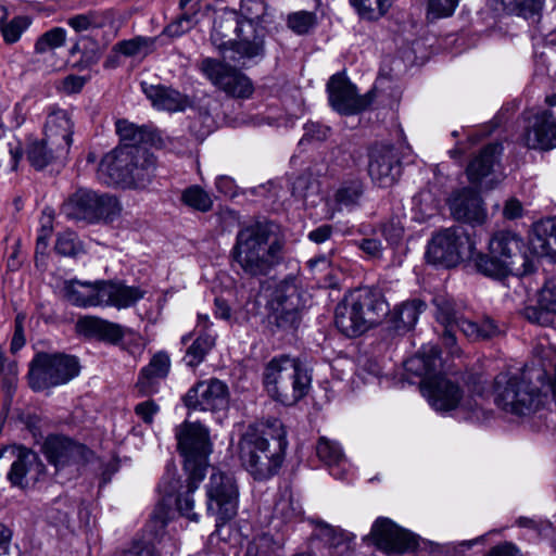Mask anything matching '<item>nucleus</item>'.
Instances as JSON below:
<instances>
[{"label": "nucleus", "mask_w": 556, "mask_h": 556, "mask_svg": "<svg viewBox=\"0 0 556 556\" xmlns=\"http://www.w3.org/2000/svg\"><path fill=\"white\" fill-rule=\"evenodd\" d=\"M292 194L306 205H315L319 198L318 182L308 175H301L293 181Z\"/></svg>", "instance_id": "41"}, {"label": "nucleus", "mask_w": 556, "mask_h": 556, "mask_svg": "<svg viewBox=\"0 0 556 556\" xmlns=\"http://www.w3.org/2000/svg\"><path fill=\"white\" fill-rule=\"evenodd\" d=\"M63 292L65 299L75 306H101V281L93 283L79 280L65 281Z\"/></svg>", "instance_id": "31"}, {"label": "nucleus", "mask_w": 556, "mask_h": 556, "mask_svg": "<svg viewBox=\"0 0 556 556\" xmlns=\"http://www.w3.org/2000/svg\"><path fill=\"white\" fill-rule=\"evenodd\" d=\"M351 2L362 17L377 20L389 10L392 0H351Z\"/></svg>", "instance_id": "45"}, {"label": "nucleus", "mask_w": 556, "mask_h": 556, "mask_svg": "<svg viewBox=\"0 0 556 556\" xmlns=\"http://www.w3.org/2000/svg\"><path fill=\"white\" fill-rule=\"evenodd\" d=\"M368 539L378 549L391 554H402L414 549L417 541L414 534L399 527L387 517H379L374 522Z\"/></svg>", "instance_id": "18"}, {"label": "nucleus", "mask_w": 556, "mask_h": 556, "mask_svg": "<svg viewBox=\"0 0 556 556\" xmlns=\"http://www.w3.org/2000/svg\"><path fill=\"white\" fill-rule=\"evenodd\" d=\"M53 143H49L47 138L34 139L28 143L26 155L29 163L37 169H42L53 161L65 157L64 151H56Z\"/></svg>", "instance_id": "37"}, {"label": "nucleus", "mask_w": 556, "mask_h": 556, "mask_svg": "<svg viewBox=\"0 0 556 556\" xmlns=\"http://www.w3.org/2000/svg\"><path fill=\"white\" fill-rule=\"evenodd\" d=\"M22 155L21 141L11 131L0 127V169L8 173L15 170Z\"/></svg>", "instance_id": "35"}, {"label": "nucleus", "mask_w": 556, "mask_h": 556, "mask_svg": "<svg viewBox=\"0 0 556 556\" xmlns=\"http://www.w3.org/2000/svg\"><path fill=\"white\" fill-rule=\"evenodd\" d=\"M76 330L78 333L94 338L109 343H118L123 338L129 334L134 340V346L129 349L131 354H141L144 349L142 338L131 330L122 327L118 324L108 321L96 316H85L77 320Z\"/></svg>", "instance_id": "19"}, {"label": "nucleus", "mask_w": 556, "mask_h": 556, "mask_svg": "<svg viewBox=\"0 0 556 556\" xmlns=\"http://www.w3.org/2000/svg\"><path fill=\"white\" fill-rule=\"evenodd\" d=\"M156 38L136 36L122 40L113 47V51L126 58L143 59L155 50Z\"/></svg>", "instance_id": "39"}, {"label": "nucleus", "mask_w": 556, "mask_h": 556, "mask_svg": "<svg viewBox=\"0 0 556 556\" xmlns=\"http://www.w3.org/2000/svg\"><path fill=\"white\" fill-rule=\"evenodd\" d=\"M115 9L94 10L84 14H77L67 20V25L75 31H87L93 28L113 26L117 18Z\"/></svg>", "instance_id": "33"}, {"label": "nucleus", "mask_w": 556, "mask_h": 556, "mask_svg": "<svg viewBox=\"0 0 556 556\" xmlns=\"http://www.w3.org/2000/svg\"><path fill=\"white\" fill-rule=\"evenodd\" d=\"M441 366L440 351L437 346H424L420 352L405 362V369L422 378L421 384L428 379H434Z\"/></svg>", "instance_id": "32"}, {"label": "nucleus", "mask_w": 556, "mask_h": 556, "mask_svg": "<svg viewBox=\"0 0 556 556\" xmlns=\"http://www.w3.org/2000/svg\"><path fill=\"white\" fill-rule=\"evenodd\" d=\"M556 313L544 309L540 304L538 306H528L523 311L525 317L541 326H549L554 323V315Z\"/></svg>", "instance_id": "54"}, {"label": "nucleus", "mask_w": 556, "mask_h": 556, "mask_svg": "<svg viewBox=\"0 0 556 556\" xmlns=\"http://www.w3.org/2000/svg\"><path fill=\"white\" fill-rule=\"evenodd\" d=\"M529 247L534 255L556 262V217L533 225Z\"/></svg>", "instance_id": "28"}, {"label": "nucleus", "mask_w": 556, "mask_h": 556, "mask_svg": "<svg viewBox=\"0 0 556 556\" xmlns=\"http://www.w3.org/2000/svg\"><path fill=\"white\" fill-rule=\"evenodd\" d=\"M502 215L505 219L514 220L522 217L523 206L522 203L516 198H509L505 201Z\"/></svg>", "instance_id": "64"}, {"label": "nucleus", "mask_w": 556, "mask_h": 556, "mask_svg": "<svg viewBox=\"0 0 556 556\" xmlns=\"http://www.w3.org/2000/svg\"><path fill=\"white\" fill-rule=\"evenodd\" d=\"M116 131L121 140L125 142L123 146L138 147V143L146 139V130L126 119L116 122Z\"/></svg>", "instance_id": "48"}, {"label": "nucleus", "mask_w": 556, "mask_h": 556, "mask_svg": "<svg viewBox=\"0 0 556 556\" xmlns=\"http://www.w3.org/2000/svg\"><path fill=\"white\" fill-rule=\"evenodd\" d=\"M368 173L379 187L392 186L401 174V163L395 150L390 146L375 147L370 151Z\"/></svg>", "instance_id": "22"}, {"label": "nucleus", "mask_w": 556, "mask_h": 556, "mask_svg": "<svg viewBox=\"0 0 556 556\" xmlns=\"http://www.w3.org/2000/svg\"><path fill=\"white\" fill-rule=\"evenodd\" d=\"M434 303L438 308L437 319L441 324L450 327L457 321L453 305L447 300L437 298Z\"/></svg>", "instance_id": "58"}, {"label": "nucleus", "mask_w": 556, "mask_h": 556, "mask_svg": "<svg viewBox=\"0 0 556 556\" xmlns=\"http://www.w3.org/2000/svg\"><path fill=\"white\" fill-rule=\"evenodd\" d=\"M195 15L184 12L175 22L165 28L168 36L177 37L190 30L195 25Z\"/></svg>", "instance_id": "56"}, {"label": "nucleus", "mask_w": 556, "mask_h": 556, "mask_svg": "<svg viewBox=\"0 0 556 556\" xmlns=\"http://www.w3.org/2000/svg\"><path fill=\"white\" fill-rule=\"evenodd\" d=\"M521 249L520 238L513 231L501 230L489 241V277L502 279L516 273L515 263Z\"/></svg>", "instance_id": "16"}, {"label": "nucleus", "mask_w": 556, "mask_h": 556, "mask_svg": "<svg viewBox=\"0 0 556 556\" xmlns=\"http://www.w3.org/2000/svg\"><path fill=\"white\" fill-rule=\"evenodd\" d=\"M302 514V506L292 497L291 494H283L276 502L274 507V515L282 521H291L300 517Z\"/></svg>", "instance_id": "46"}, {"label": "nucleus", "mask_w": 556, "mask_h": 556, "mask_svg": "<svg viewBox=\"0 0 556 556\" xmlns=\"http://www.w3.org/2000/svg\"><path fill=\"white\" fill-rule=\"evenodd\" d=\"M286 430L278 419L249 426L239 441V457L256 480H266L281 467L287 448Z\"/></svg>", "instance_id": "4"}, {"label": "nucleus", "mask_w": 556, "mask_h": 556, "mask_svg": "<svg viewBox=\"0 0 556 556\" xmlns=\"http://www.w3.org/2000/svg\"><path fill=\"white\" fill-rule=\"evenodd\" d=\"M155 159L146 149L121 146L101 160L98 176L106 185L141 188L150 180Z\"/></svg>", "instance_id": "6"}, {"label": "nucleus", "mask_w": 556, "mask_h": 556, "mask_svg": "<svg viewBox=\"0 0 556 556\" xmlns=\"http://www.w3.org/2000/svg\"><path fill=\"white\" fill-rule=\"evenodd\" d=\"M267 5L264 0H241L240 12L243 22L237 27L238 40L231 50L238 54L230 58L237 62L256 58L264 52L265 29L256 24L264 20Z\"/></svg>", "instance_id": "11"}, {"label": "nucleus", "mask_w": 556, "mask_h": 556, "mask_svg": "<svg viewBox=\"0 0 556 556\" xmlns=\"http://www.w3.org/2000/svg\"><path fill=\"white\" fill-rule=\"evenodd\" d=\"M121 556H159V554L153 545L142 541H134L121 552Z\"/></svg>", "instance_id": "59"}, {"label": "nucleus", "mask_w": 556, "mask_h": 556, "mask_svg": "<svg viewBox=\"0 0 556 556\" xmlns=\"http://www.w3.org/2000/svg\"><path fill=\"white\" fill-rule=\"evenodd\" d=\"M285 239L270 220H254L240 227L230 250L232 265L247 276L269 274L282 260Z\"/></svg>", "instance_id": "3"}, {"label": "nucleus", "mask_w": 556, "mask_h": 556, "mask_svg": "<svg viewBox=\"0 0 556 556\" xmlns=\"http://www.w3.org/2000/svg\"><path fill=\"white\" fill-rule=\"evenodd\" d=\"M170 357L167 352L159 351L152 355L148 365L141 368L136 388L142 395H152L159 391L160 383L170 371Z\"/></svg>", "instance_id": "25"}, {"label": "nucleus", "mask_w": 556, "mask_h": 556, "mask_svg": "<svg viewBox=\"0 0 556 556\" xmlns=\"http://www.w3.org/2000/svg\"><path fill=\"white\" fill-rule=\"evenodd\" d=\"M157 412L159 406L152 400L141 402L135 407V413L137 416H139L147 424H151L153 421V417Z\"/></svg>", "instance_id": "63"}, {"label": "nucleus", "mask_w": 556, "mask_h": 556, "mask_svg": "<svg viewBox=\"0 0 556 556\" xmlns=\"http://www.w3.org/2000/svg\"><path fill=\"white\" fill-rule=\"evenodd\" d=\"M318 535L332 549L331 556H351L354 535L324 521L318 522Z\"/></svg>", "instance_id": "34"}, {"label": "nucleus", "mask_w": 556, "mask_h": 556, "mask_svg": "<svg viewBox=\"0 0 556 556\" xmlns=\"http://www.w3.org/2000/svg\"><path fill=\"white\" fill-rule=\"evenodd\" d=\"M329 101L331 106L342 114H356L365 110L369 101L356 93L352 85L343 75H333L328 85Z\"/></svg>", "instance_id": "23"}, {"label": "nucleus", "mask_w": 556, "mask_h": 556, "mask_svg": "<svg viewBox=\"0 0 556 556\" xmlns=\"http://www.w3.org/2000/svg\"><path fill=\"white\" fill-rule=\"evenodd\" d=\"M206 510L214 516L217 526L232 519L238 511L239 486L232 473L213 469L205 484Z\"/></svg>", "instance_id": "12"}, {"label": "nucleus", "mask_w": 556, "mask_h": 556, "mask_svg": "<svg viewBox=\"0 0 556 556\" xmlns=\"http://www.w3.org/2000/svg\"><path fill=\"white\" fill-rule=\"evenodd\" d=\"M466 174L470 186L452 193L448 206L453 216L469 224L484 222L483 199L481 195L483 180L486 176V146L478 148V154L469 162Z\"/></svg>", "instance_id": "10"}, {"label": "nucleus", "mask_w": 556, "mask_h": 556, "mask_svg": "<svg viewBox=\"0 0 556 556\" xmlns=\"http://www.w3.org/2000/svg\"><path fill=\"white\" fill-rule=\"evenodd\" d=\"M43 452L48 460L56 468L70 463H77L89 453L84 445L59 435H52L46 440Z\"/></svg>", "instance_id": "27"}, {"label": "nucleus", "mask_w": 556, "mask_h": 556, "mask_svg": "<svg viewBox=\"0 0 556 556\" xmlns=\"http://www.w3.org/2000/svg\"><path fill=\"white\" fill-rule=\"evenodd\" d=\"M178 450L185 457V469L188 473L186 485L177 478L176 468L167 467L161 482L159 492L162 500L156 506L153 517L162 525L168 518L169 502L175 497L177 509L188 519L197 521L198 515L193 513L194 501L192 494L205 476L207 458L212 452L208 431L198 422H184L176 429Z\"/></svg>", "instance_id": "1"}, {"label": "nucleus", "mask_w": 556, "mask_h": 556, "mask_svg": "<svg viewBox=\"0 0 556 556\" xmlns=\"http://www.w3.org/2000/svg\"><path fill=\"white\" fill-rule=\"evenodd\" d=\"M485 379L482 374L470 375L467 379V393L462 394L459 387L445 376L438 375L421 384V391L429 404L440 412H448L460 407L477 418L484 416Z\"/></svg>", "instance_id": "7"}, {"label": "nucleus", "mask_w": 556, "mask_h": 556, "mask_svg": "<svg viewBox=\"0 0 556 556\" xmlns=\"http://www.w3.org/2000/svg\"><path fill=\"white\" fill-rule=\"evenodd\" d=\"M266 306L277 327L295 329L300 323L301 299L295 279L289 277L269 283L265 290Z\"/></svg>", "instance_id": "14"}, {"label": "nucleus", "mask_w": 556, "mask_h": 556, "mask_svg": "<svg viewBox=\"0 0 556 556\" xmlns=\"http://www.w3.org/2000/svg\"><path fill=\"white\" fill-rule=\"evenodd\" d=\"M519 136L520 143L533 150L548 151L556 148V118L548 110H541L525 118Z\"/></svg>", "instance_id": "17"}, {"label": "nucleus", "mask_w": 556, "mask_h": 556, "mask_svg": "<svg viewBox=\"0 0 556 556\" xmlns=\"http://www.w3.org/2000/svg\"><path fill=\"white\" fill-rule=\"evenodd\" d=\"M533 356L538 367L527 366L516 375L502 372L494 379V404L502 410L530 416L544 405L547 391L556 396V345L540 342Z\"/></svg>", "instance_id": "2"}, {"label": "nucleus", "mask_w": 556, "mask_h": 556, "mask_svg": "<svg viewBox=\"0 0 556 556\" xmlns=\"http://www.w3.org/2000/svg\"><path fill=\"white\" fill-rule=\"evenodd\" d=\"M389 312L380 291L359 288L349 292L337 305L334 324L344 336L354 338L379 325Z\"/></svg>", "instance_id": "5"}, {"label": "nucleus", "mask_w": 556, "mask_h": 556, "mask_svg": "<svg viewBox=\"0 0 556 556\" xmlns=\"http://www.w3.org/2000/svg\"><path fill=\"white\" fill-rule=\"evenodd\" d=\"M538 303L549 312L556 313V278L549 279L539 293Z\"/></svg>", "instance_id": "55"}, {"label": "nucleus", "mask_w": 556, "mask_h": 556, "mask_svg": "<svg viewBox=\"0 0 556 556\" xmlns=\"http://www.w3.org/2000/svg\"><path fill=\"white\" fill-rule=\"evenodd\" d=\"M55 251L64 256H76L84 251V248L75 232L64 231L56 239Z\"/></svg>", "instance_id": "49"}, {"label": "nucleus", "mask_w": 556, "mask_h": 556, "mask_svg": "<svg viewBox=\"0 0 556 556\" xmlns=\"http://www.w3.org/2000/svg\"><path fill=\"white\" fill-rule=\"evenodd\" d=\"M311 380L301 362L288 355L270 359L263 374L264 387L269 396L285 405L294 404L304 397Z\"/></svg>", "instance_id": "8"}, {"label": "nucleus", "mask_w": 556, "mask_h": 556, "mask_svg": "<svg viewBox=\"0 0 556 556\" xmlns=\"http://www.w3.org/2000/svg\"><path fill=\"white\" fill-rule=\"evenodd\" d=\"M79 374L78 361L62 354H38L30 363L28 379L35 391L64 384Z\"/></svg>", "instance_id": "13"}, {"label": "nucleus", "mask_w": 556, "mask_h": 556, "mask_svg": "<svg viewBox=\"0 0 556 556\" xmlns=\"http://www.w3.org/2000/svg\"><path fill=\"white\" fill-rule=\"evenodd\" d=\"M317 23L316 14L308 11L290 13L287 17L288 27L298 35L307 34Z\"/></svg>", "instance_id": "47"}, {"label": "nucleus", "mask_w": 556, "mask_h": 556, "mask_svg": "<svg viewBox=\"0 0 556 556\" xmlns=\"http://www.w3.org/2000/svg\"><path fill=\"white\" fill-rule=\"evenodd\" d=\"M304 135L301 139V143L304 141H323L328 138L330 128L323 126L318 123H308L304 127Z\"/></svg>", "instance_id": "60"}, {"label": "nucleus", "mask_w": 556, "mask_h": 556, "mask_svg": "<svg viewBox=\"0 0 556 556\" xmlns=\"http://www.w3.org/2000/svg\"><path fill=\"white\" fill-rule=\"evenodd\" d=\"M140 87L152 106L159 111L182 112L191 104L190 99L186 94L172 87L152 85L147 81H142Z\"/></svg>", "instance_id": "26"}, {"label": "nucleus", "mask_w": 556, "mask_h": 556, "mask_svg": "<svg viewBox=\"0 0 556 556\" xmlns=\"http://www.w3.org/2000/svg\"><path fill=\"white\" fill-rule=\"evenodd\" d=\"M98 193L80 188L71 194L62 205V213L71 219L92 223Z\"/></svg>", "instance_id": "30"}, {"label": "nucleus", "mask_w": 556, "mask_h": 556, "mask_svg": "<svg viewBox=\"0 0 556 556\" xmlns=\"http://www.w3.org/2000/svg\"><path fill=\"white\" fill-rule=\"evenodd\" d=\"M201 73L226 94L248 99L254 91L251 79L236 67L212 58H205L200 63Z\"/></svg>", "instance_id": "15"}, {"label": "nucleus", "mask_w": 556, "mask_h": 556, "mask_svg": "<svg viewBox=\"0 0 556 556\" xmlns=\"http://www.w3.org/2000/svg\"><path fill=\"white\" fill-rule=\"evenodd\" d=\"M144 292L123 282L101 281V306L127 308L142 299Z\"/></svg>", "instance_id": "29"}, {"label": "nucleus", "mask_w": 556, "mask_h": 556, "mask_svg": "<svg viewBox=\"0 0 556 556\" xmlns=\"http://www.w3.org/2000/svg\"><path fill=\"white\" fill-rule=\"evenodd\" d=\"M97 202L92 223L99 220L113 222L121 215L122 205L115 197L98 193Z\"/></svg>", "instance_id": "42"}, {"label": "nucleus", "mask_w": 556, "mask_h": 556, "mask_svg": "<svg viewBox=\"0 0 556 556\" xmlns=\"http://www.w3.org/2000/svg\"><path fill=\"white\" fill-rule=\"evenodd\" d=\"M316 453L319 459L330 467L331 473L341 478V473L346 470L348 465L341 446L337 442L321 437L317 442Z\"/></svg>", "instance_id": "36"}, {"label": "nucleus", "mask_w": 556, "mask_h": 556, "mask_svg": "<svg viewBox=\"0 0 556 556\" xmlns=\"http://www.w3.org/2000/svg\"><path fill=\"white\" fill-rule=\"evenodd\" d=\"M494 2L495 11H504L507 13L532 10L535 4V0H494Z\"/></svg>", "instance_id": "57"}, {"label": "nucleus", "mask_w": 556, "mask_h": 556, "mask_svg": "<svg viewBox=\"0 0 556 556\" xmlns=\"http://www.w3.org/2000/svg\"><path fill=\"white\" fill-rule=\"evenodd\" d=\"M182 202L193 210L207 212L212 208L211 195L199 186L187 188L181 195Z\"/></svg>", "instance_id": "44"}, {"label": "nucleus", "mask_w": 556, "mask_h": 556, "mask_svg": "<svg viewBox=\"0 0 556 556\" xmlns=\"http://www.w3.org/2000/svg\"><path fill=\"white\" fill-rule=\"evenodd\" d=\"M427 261L446 268L467 261L482 275H486V260L476 252V242L459 229H444L437 233L428 244Z\"/></svg>", "instance_id": "9"}, {"label": "nucleus", "mask_w": 556, "mask_h": 556, "mask_svg": "<svg viewBox=\"0 0 556 556\" xmlns=\"http://www.w3.org/2000/svg\"><path fill=\"white\" fill-rule=\"evenodd\" d=\"M362 193L363 186L359 180H353L342 185L334 193V202L338 205V210L356 205Z\"/></svg>", "instance_id": "43"}, {"label": "nucleus", "mask_w": 556, "mask_h": 556, "mask_svg": "<svg viewBox=\"0 0 556 556\" xmlns=\"http://www.w3.org/2000/svg\"><path fill=\"white\" fill-rule=\"evenodd\" d=\"M66 39V31L63 28L55 27L45 33L35 45V49L39 53H45L54 50L64 45Z\"/></svg>", "instance_id": "50"}, {"label": "nucleus", "mask_w": 556, "mask_h": 556, "mask_svg": "<svg viewBox=\"0 0 556 556\" xmlns=\"http://www.w3.org/2000/svg\"><path fill=\"white\" fill-rule=\"evenodd\" d=\"M45 466L35 452L25 447H18L8 478L12 484L26 488L37 482Z\"/></svg>", "instance_id": "24"}, {"label": "nucleus", "mask_w": 556, "mask_h": 556, "mask_svg": "<svg viewBox=\"0 0 556 556\" xmlns=\"http://www.w3.org/2000/svg\"><path fill=\"white\" fill-rule=\"evenodd\" d=\"M184 403L192 409H225L229 403L228 387L218 379L200 381L186 393Z\"/></svg>", "instance_id": "20"}, {"label": "nucleus", "mask_w": 556, "mask_h": 556, "mask_svg": "<svg viewBox=\"0 0 556 556\" xmlns=\"http://www.w3.org/2000/svg\"><path fill=\"white\" fill-rule=\"evenodd\" d=\"M502 152V143H489V188L501 182L505 178L502 165L497 162V157Z\"/></svg>", "instance_id": "51"}, {"label": "nucleus", "mask_w": 556, "mask_h": 556, "mask_svg": "<svg viewBox=\"0 0 556 556\" xmlns=\"http://www.w3.org/2000/svg\"><path fill=\"white\" fill-rule=\"evenodd\" d=\"M459 0H429L428 18L437 20L451 16Z\"/></svg>", "instance_id": "52"}, {"label": "nucleus", "mask_w": 556, "mask_h": 556, "mask_svg": "<svg viewBox=\"0 0 556 556\" xmlns=\"http://www.w3.org/2000/svg\"><path fill=\"white\" fill-rule=\"evenodd\" d=\"M74 121L72 113L59 106L48 109L43 125V136L49 143L55 146L56 151H64L66 154L73 142Z\"/></svg>", "instance_id": "21"}, {"label": "nucleus", "mask_w": 556, "mask_h": 556, "mask_svg": "<svg viewBox=\"0 0 556 556\" xmlns=\"http://www.w3.org/2000/svg\"><path fill=\"white\" fill-rule=\"evenodd\" d=\"M455 324L460 329V331L471 341H476L484 337L480 327L470 319L459 318Z\"/></svg>", "instance_id": "62"}, {"label": "nucleus", "mask_w": 556, "mask_h": 556, "mask_svg": "<svg viewBox=\"0 0 556 556\" xmlns=\"http://www.w3.org/2000/svg\"><path fill=\"white\" fill-rule=\"evenodd\" d=\"M215 345V334L203 332L188 348L185 359L188 366L195 367L203 362Z\"/></svg>", "instance_id": "40"}, {"label": "nucleus", "mask_w": 556, "mask_h": 556, "mask_svg": "<svg viewBox=\"0 0 556 556\" xmlns=\"http://www.w3.org/2000/svg\"><path fill=\"white\" fill-rule=\"evenodd\" d=\"M426 304L420 300H412L402 303L394 308L391 315V321L399 331H408L417 323L420 313Z\"/></svg>", "instance_id": "38"}, {"label": "nucleus", "mask_w": 556, "mask_h": 556, "mask_svg": "<svg viewBox=\"0 0 556 556\" xmlns=\"http://www.w3.org/2000/svg\"><path fill=\"white\" fill-rule=\"evenodd\" d=\"M28 21L26 17H15L10 23L1 26V33L3 36V39L7 43H14L16 42L22 33L27 28Z\"/></svg>", "instance_id": "53"}, {"label": "nucleus", "mask_w": 556, "mask_h": 556, "mask_svg": "<svg viewBox=\"0 0 556 556\" xmlns=\"http://www.w3.org/2000/svg\"><path fill=\"white\" fill-rule=\"evenodd\" d=\"M86 84V78L77 75H68L60 81L58 88L67 94L79 92Z\"/></svg>", "instance_id": "61"}]
</instances>
